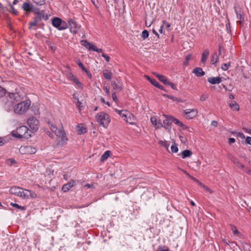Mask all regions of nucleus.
I'll return each mask as SVG.
<instances>
[{
	"mask_svg": "<svg viewBox=\"0 0 251 251\" xmlns=\"http://www.w3.org/2000/svg\"><path fill=\"white\" fill-rule=\"evenodd\" d=\"M75 181L71 179L68 183L63 185L62 190L64 192H68L74 185Z\"/></svg>",
	"mask_w": 251,
	"mask_h": 251,
	"instance_id": "obj_14",
	"label": "nucleus"
},
{
	"mask_svg": "<svg viewBox=\"0 0 251 251\" xmlns=\"http://www.w3.org/2000/svg\"><path fill=\"white\" fill-rule=\"evenodd\" d=\"M149 32L147 30H144L142 31L141 36L144 39H145L147 38H148L149 37Z\"/></svg>",
	"mask_w": 251,
	"mask_h": 251,
	"instance_id": "obj_38",
	"label": "nucleus"
},
{
	"mask_svg": "<svg viewBox=\"0 0 251 251\" xmlns=\"http://www.w3.org/2000/svg\"><path fill=\"white\" fill-rule=\"evenodd\" d=\"M34 5L29 2H24L22 5V9L26 13L32 12L33 11Z\"/></svg>",
	"mask_w": 251,
	"mask_h": 251,
	"instance_id": "obj_12",
	"label": "nucleus"
},
{
	"mask_svg": "<svg viewBox=\"0 0 251 251\" xmlns=\"http://www.w3.org/2000/svg\"><path fill=\"white\" fill-rule=\"evenodd\" d=\"M111 85L113 87V89H114V90L118 89L119 90H121V87L119 85H118L117 84H116V83L115 82H112Z\"/></svg>",
	"mask_w": 251,
	"mask_h": 251,
	"instance_id": "obj_41",
	"label": "nucleus"
},
{
	"mask_svg": "<svg viewBox=\"0 0 251 251\" xmlns=\"http://www.w3.org/2000/svg\"><path fill=\"white\" fill-rule=\"evenodd\" d=\"M10 205H11L12 206H13L14 207L17 208V209H18L19 210H20L21 211H25L26 209V208L25 206H21L16 203L11 202Z\"/></svg>",
	"mask_w": 251,
	"mask_h": 251,
	"instance_id": "obj_28",
	"label": "nucleus"
},
{
	"mask_svg": "<svg viewBox=\"0 0 251 251\" xmlns=\"http://www.w3.org/2000/svg\"><path fill=\"white\" fill-rule=\"evenodd\" d=\"M6 94V90L0 86V99L5 96Z\"/></svg>",
	"mask_w": 251,
	"mask_h": 251,
	"instance_id": "obj_40",
	"label": "nucleus"
},
{
	"mask_svg": "<svg viewBox=\"0 0 251 251\" xmlns=\"http://www.w3.org/2000/svg\"><path fill=\"white\" fill-rule=\"evenodd\" d=\"M163 115L166 118V119L163 120L162 124L163 127H164L168 132H170L172 128V124L173 123V121L172 120V117L167 116L166 115Z\"/></svg>",
	"mask_w": 251,
	"mask_h": 251,
	"instance_id": "obj_8",
	"label": "nucleus"
},
{
	"mask_svg": "<svg viewBox=\"0 0 251 251\" xmlns=\"http://www.w3.org/2000/svg\"><path fill=\"white\" fill-rule=\"evenodd\" d=\"M10 8H11V10L15 14H17V10H16L14 7L12 5L10 6Z\"/></svg>",
	"mask_w": 251,
	"mask_h": 251,
	"instance_id": "obj_63",
	"label": "nucleus"
},
{
	"mask_svg": "<svg viewBox=\"0 0 251 251\" xmlns=\"http://www.w3.org/2000/svg\"><path fill=\"white\" fill-rule=\"evenodd\" d=\"M125 111L126 110H119L117 109H115V111L119 114L121 117H122V115H124Z\"/></svg>",
	"mask_w": 251,
	"mask_h": 251,
	"instance_id": "obj_47",
	"label": "nucleus"
},
{
	"mask_svg": "<svg viewBox=\"0 0 251 251\" xmlns=\"http://www.w3.org/2000/svg\"><path fill=\"white\" fill-rule=\"evenodd\" d=\"M171 148L173 152L176 153L178 151V148L176 145H173Z\"/></svg>",
	"mask_w": 251,
	"mask_h": 251,
	"instance_id": "obj_43",
	"label": "nucleus"
},
{
	"mask_svg": "<svg viewBox=\"0 0 251 251\" xmlns=\"http://www.w3.org/2000/svg\"><path fill=\"white\" fill-rule=\"evenodd\" d=\"M112 99H113V100L115 101V102H116L118 100V99L117 98V96H116L115 92H113L112 93Z\"/></svg>",
	"mask_w": 251,
	"mask_h": 251,
	"instance_id": "obj_58",
	"label": "nucleus"
},
{
	"mask_svg": "<svg viewBox=\"0 0 251 251\" xmlns=\"http://www.w3.org/2000/svg\"><path fill=\"white\" fill-rule=\"evenodd\" d=\"M67 77L68 79H69L71 80H72L73 79V77H75V76H74V75H73V74L72 73H69L67 74Z\"/></svg>",
	"mask_w": 251,
	"mask_h": 251,
	"instance_id": "obj_53",
	"label": "nucleus"
},
{
	"mask_svg": "<svg viewBox=\"0 0 251 251\" xmlns=\"http://www.w3.org/2000/svg\"><path fill=\"white\" fill-rule=\"evenodd\" d=\"M103 90L106 93V94L108 96L110 95V90L109 89L107 86L103 87Z\"/></svg>",
	"mask_w": 251,
	"mask_h": 251,
	"instance_id": "obj_54",
	"label": "nucleus"
},
{
	"mask_svg": "<svg viewBox=\"0 0 251 251\" xmlns=\"http://www.w3.org/2000/svg\"><path fill=\"white\" fill-rule=\"evenodd\" d=\"M155 76L158 78L159 81L162 82L164 84L167 85L169 83V80L164 76L159 74H154Z\"/></svg>",
	"mask_w": 251,
	"mask_h": 251,
	"instance_id": "obj_22",
	"label": "nucleus"
},
{
	"mask_svg": "<svg viewBox=\"0 0 251 251\" xmlns=\"http://www.w3.org/2000/svg\"><path fill=\"white\" fill-rule=\"evenodd\" d=\"M102 56L105 58L107 62H109L110 61V57L106 54L102 53Z\"/></svg>",
	"mask_w": 251,
	"mask_h": 251,
	"instance_id": "obj_56",
	"label": "nucleus"
},
{
	"mask_svg": "<svg viewBox=\"0 0 251 251\" xmlns=\"http://www.w3.org/2000/svg\"><path fill=\"white\" fill-rule=\"evenodd\" d=\"M9 98L13 100H18V98L20 97L18 93H10L9 94Z\"/></svg>",
	"mask_w": 251,
	"mask_h": 251,
	"instance_id": "obj_29",
	"label": "nucleus"
},
{
	"mask_svg": "<svg viewBox=\"0 0 251 251\" xmlns=\"http://www.w3.org/2000/svg\"><path fill=\"white\" fill-rule=\"evenodd\" d=\"M223 242L226 245H229V243H230V241L228 239H223Z\"/></svg>",
	"mask_w": 251,
	"mask_h": 251,
	"instance_id": "obj_59",
	"label": "nucleus"
},
{
	"mask_svg": "<svg viewBox=\"0 0 251 251\" xmlns=\"http://www.w3.org/2000/svg\"><path fill=\"white\" fill-rule=\"evenodd\" d=\"M218 123L216 121H213L211 122V125L214 127H216L217 126Z\"/></svg>",
	"mask_w": 251,
	"mask_h": 251,
	"instance_id": "obj_62",
	"label": "nucleus"
},
{
	"mask_svg": "<svg viewBox=\"0 0 251 251\" xmlns=\"http://www.w3.org/2000/svg\"><path fill=\"white\" fill-rule=\"evenodd\" d=\"M228 105L233 110L237 111L239 109L238 104L234 100L228 102Z\"/></svg>",
	"mask_w": 251,
	"mask_h": 251,
	"instance_id": "obj_24",
	"label": "nucleus"
},
{
	"mask_svg": "<svg viewBox=\"0 0 251 251\" xmlns=\"http://www.w3.org/2000/svg\"><path fill=\"white\" fill-rule=\"evenodd\" d=\"M30 105L29 100L22 101L17 104L14 108L15 113L22 114L27 111Z\"/></svg>",
	"mask_w": 251,
	"mask_h": 251,
	"instance_id": "obj_4",
	"label": "nucleus"
},
{
	"mask_svg": "<svg viewBox=\"0 0 251 251\" xmlns=\"http://www.w3.org/2000/svg\"><path fill=\"white\" fill-rule=\"evenodd\" d=\"M172 120L173 121V123L178 126H179L182 127L184 126L182 122H180L178 120L173 117H172Z\"/></svg>",
	"mask_w": 251,
	"mask_h": 251,
	"instance_id": "obj_30",
	"label": "nucleus"
},
{
	"mask_svg": "<svg viewBox=\"0 0 251 251\" xmlns=\"http://www.w3.org/2000/svg\"><path fill=\"white\" fill-rule=\"evenodd\" d=\"M19 151L22 154H31L35 153L36 152V149L30 146H24L20 148Z\"/></svg>",
	"mask_w": 251,
	"mask_h": 251,
	"instance_id": "obj_7",
	"label": "nucleus"
},
{
	"mask_svg": "<svg viewBox=\"0 0 251 251\" xmlns=\"http://www.w3.org/2000/svg\"><path fill=\"white\" fill-rule=\"evenodd\" d=\"M237 136L238 138H240L241 139H244L245 138L244 134L241 132H238L237 133Z\"/></svg>",
	"mask_w": 251,
	"mask_h": 251,
	"instance_id": "obj_46",
	"label": "nucleus"
},
{
	"mask_svg": "<svg viewBox=\"0 0 251 251\" xmlns=\"http://www.w3.org/2000/svg\"><path fill=\"white\" fill-rule=\"evenodd\" d=\"M9 192L11 194L21 197L24 199H34L37 197L36 194L33 191L18 186L11 187L9 189Z\"/></svg>",
	"mask_w": 251,
	"mask_h": 251,
	"instance_id": "obj_2",
	"label": "nucleus"
},
{
	"mask_svg": "<svg viewBox=\"0 0 251 251\" xmlns=\"http://www.w3.org/2000/svg\"><path fill=\"white\" fill-rule=\"evenodd\" d=\"M207 80L212 84H219L222 81L221 78L220 77H210L208 78Z\"/></svg>",
	"mask_w": 251,
	"mask_h": 251,
	"instance_id": "obj_16",
	"label": "nucleus"
},
{
	"mask_svg": "<svg viewBox=\"0 0 251 251\" xmlns=\"http://www.w3.org/2000/svg\"><path fill=\"white\" fill-rule=\"evenodd\" d=\"M169 249L168 247L164 246L162 247L161 246H160L158 248V250L160 251H165L166 250H169Z\"/></svg>",
	"mask_w": 251,
	"mask_h": 251,
	"instance_id": "obj_44",
	"label": "nucleus"
},
{
	"mask_svg": "<svg viewBox=\"0 0 251 251\" xmlns=\"http://www.w3.org/2000/svg\"><path fill=\"white\" fill-rule=\"evenodd\" d=\"M161 146L165 147L167 149L168 148L169 145L168 142H160Z\"/></svg>",
	"mask_w": 251,
	"mask_h": 251,
	"instance_id": "obj_60",
	"label": "nucleus"
},
{
	"mask_svg": "<svg viewBox=\"0 0 251 251\" xmlns=\"http://www.w3.org/2000/svg\"><path fill=\"white\" fill-rule=\"evenodd\" d=\"M163 25H164V26H165L167 28H168L170 27V24L166 22V21H163Z\"/></svg>",
	"mask_w": 251,
	"mask_h": 251,
	"instance_id": "obj_55",
	"label": "nucleus"
},
{
	"mask_svg": "<svg viewBox=\"0 0 251 251\" xmlns=\"http://www.w3.org/2000/svg\"><path fill=\"white\" fill-rule=\"evenodd\" d=\"M49 125L51 131L61 139V141L68 140L66 135L63 129H58L56 126L50 123Z\"/></svg>",
	"mask_w": 251,
	"mask_h": 251,
	"instance_id": "obj_5",
	"label": "nucleus"
},
{
	"mask_svg": "<svg viewBox=\"0 0 251 251\" xmlns=\"http://www.w3.org/2000/svg\"><path fill=\"white\" fill-rule=\"evenodd\" d=\"M219 54H218L217 52H215L213 54V55L211 56L210 60L211 64H215L219 61Z\"/></svg>",
	"mask_w": 251,
	"mask_h": 251,
	"instance_id": "obj_23",
	"label": "nucleus"
},
{
	"mask_svg": "<svg viewBox=\"0 0 251 251\" xmlns=\"http://www.w3.org/2000/svg\"><path fill=\"white\" fill-rule=\"evenodd\" d=\"M231 230L233 232V233L235 235H239L240 232L238 231L237 228L234 225H231Z\"/></svg>",
	"mask_w": 251,
	"mask_h": 251,
	"instance_id": "obj_37",
	"label": "nucleus"
},
{
	"mask_svg": "<svg viewBox=\"0 0 251 251\" xmlns=\"http://www.w3.org/2000/svg\"><path fill=\"white\" fill-rule=\"evenodd\" d=\"M191 59V55H187L186 57L185 60L184 61L183 63L184 65H187L188 62V61Z\"/></svg>",
	"mask_w": 251,
	"mask_h": 251,
	"instance_id": "obj_49",
	"label": "nucleus"
},
{
	"mask_svg": "<svg viewBox=\"0 0 251 251\" xmlns=\"http://www.w3.org/2000/svg\"><path fill=\"white\" fill-rule=\"evenodd\" d=\"M77 65L78 66L81 68V69L85 72L87 74H88L89 73V71H88L84 67V66H83V64L80 62V61H78L77 62Z\"/></svg>",
	"mask_w": 251,
	"mask_h": 251,
	"instance_id": "obj_35",
	"label": "nucleus"
},
{
	"mask_svg": "<svg viewBox=\"0 0 251 251\" xmlns=\"http://www.w3.org/2000/svg\"><path fill=\"white\" fill-rule=\"evenodd\" d=\"M45 132H46L47 134L51 138H52L53 134H52L50 132V131H48V130H47V131H46V130H45Z\"/></svg>",
	"mask_w": 251,
	"mask_h": 251,
	"instance_id": "obj_61",
	"label": "nucleus"
},
{
	"mask_svg": "<svg viewBox=\"0 0 251 251\" xmlns=\"http://www.w3.org/2000/svg\"><path fill=\"white\" fill-rule=\"evenodd\" d=\"M33 11H32V12H33L34 14L36 15L39 14H45V11L44 10H40L39 8H36L34 6L33 7Z\"/></svg>",
	"mask_w": 251,
	"mask_h": 251,
	"instance_id": "obj_31",
	"label": "nucleus"
},
{
	"mask_svg": "<svg viewBox=\"0 0 251 251\" xmlns=\"http://www.w3.org/2000/svg\"><path fill=\"white\" fill-rule=\"evenodd\" d=\"M96 49H97V47H96L94 44L91 43V45H90V48H89L88 50L95 51L96 50Z\"/></svg>",
	"mask_w": 251,
	"mask_h": 251,
	"instance_id": "obj_52",
	"label": "nucleus"
},
{
	"mask_svg": "<svg viewBox=\"0 0 251 251\" xmlns=\"http://www.w3.org/2000/svg\"><path fill=\"white\" fill-rule=\"evenodd\" d=\"M151 121L156 128L163 127V125L157 117L154 116L151 118Z\"/></svg>",
	"mask_w": 251,
	"mask_h": 251,
	"instance_id": "obj_13",
	"label": "nucleus"
},
{
	"mask_svg": "<svg viewBox=\"0 0 251 251\" xmlns=\"http://www.w3.org/2000/svg\"><path fill=\"white\" fill-rule=\"evenodd\" d=\"M27 124L32 131L35 132L38 129L39 126V122L38 120L35 117H29L27 120Z\"/></svg>",
	"mask_w": 251,
	"mask_h": 251,
	"instance_id": "obj_6",
	"label": "nucleus"
},
{
	"mask_svg": "<svg viewBox=\"0 0 251 251\" xmlns=\"http://www.w3.org/2000/svg\"><path fill=\"white\" fill-rule=\"evenodd\" d=\"M110 155V151H106L104 152V153L100 157V161L104 162L105 160H106Z\"/></svg>",
	"mask_w": 251,
	"mask_h": 251,
	"instance_id": "obj_27",
	"label": "nucleus"
},
{
	"mask_svg": "<svg viewBox=\"0 0 251 251\" xmlns=\"http://www.w3.org/2000/svg\"><path fill=\"white\" fill-rule=\"evenodd\" d=\"M192 155V152L189 150H185L181 152V158L185 159L186 157H189Z\"/></svg>",
	"mask_w": 251,
	"mask_h": 251,
	"instance_id": "obj_26",
	"label": "nucleus"
},
{
	"mask_svg": "<svg viewBox=\"0 0 251 251\" xmlns=\"http://www.w3.org/2000/svg\"><path fill=\"white\" fill-rule=\"evenodd\" d=\"M6 162L7 163L9 164L10 165L16 163V161L14 158L8 159L7 160Z\"/></svg>",
	"mask_w": 251,
	"mask_h": 251,
	"instance_id": "obj_42",
	"label": "nucleus"
},
{
	"mask_svg": "<svg viewBox=\"0 0 251 251\" xmlns=\"http://www.w3.org/2000/svg\"><path fill=\"white\" fill-rule=\"evenodd\" d=\"M230 66V62H229L227 63H223L221 66V68L224 71H226L228 69Z\"/></svg>",
	"mask_w": 251,
	"mask_h": 251,
	"instance_id": "obj_34",
	"label": "nucleus"
},
{
	"mask_svg": "<svg viewBox=\"0 0 251 251\" xmlns=\"http://www.w3.org/2000/svg\"><path fill=\"white\" fill-rule=\"evenodd\" d=\"M125 111L126 110H119L117 109H115V111L119 114L121 117H122V115H124Z\"/></svg>",
	"mask_w": 251,
	"mask_h": 251,
	"instance_id": "obj_48",
	"label": "nucleus"
},
{
	"mask_svg": "<svg viewBox=\"0 0 251 251\" xmlns=\"http://www.w3.org/2000/svg\"><path fill=\"white\" fill-rule=\"evenodd\" d=\"M184 112L188 118L193 119L197 116L198 110L195 108L187 109L184 111Z\"/></svg>",
	"mask_w": 251,
	"mask_h": 251,
	"instance_id": "obj_11",
	"label": "nucleus"
},
{
	"mask_svg": "<svg viewBox=\"0 0 251 251\" xmlns=\"http://www.w3.org/2000/svg\"><path fill=\"white\" fill-rule=\"evenodd\" d=\"M31 130H29L25 126H21L16 130L12 132L11 135H8L4 137H0V141H8L13 140V138L17 139H28L31 136Z\"/></svg>",
	"mask_w": 251,
	"mask_h": 251,
	"instance_id": "obj_1",
	"label": "nucleus"
},
{
	"mask_svg": "<svg viewBox=\"0 0 251 251\" xmlns=\"http://www.w3.org/2000/svg\"><path fill=\"white\" fill-rule=\"evenodd\" d=\"M76 130L79 134H81L85 133L87 131V129L84 124H80L77 126Z\"/></svg>",
	"mask_w": 251,
	"mask_h": 251,
	"instance_id": "obj_15",
	"label": "nucleus"
},
{
	"mask_svg": "<svg viewBox=\"0 0 251 251\" xmlns=\"http://www.w3.org/2000/svg\"><path fill=\"white\" fill-rule=\"evenodd\" d=\"M37 23H38L34 20V21L33 22H31L29 23V25L30 26L29 27V28H31L32 26H35L37 25Z\"/></svg>",
	"mask_w": 251,
	"mask_h": 251,
	"instance_id": "obj_51",
	"label": "nucleus"
},
{
	"mask_svg": "<svg viewBox=\"0 0 251 251\" xmlns=\"http://www.w3.org/2000/svg\"><path fill=\"white\" fill-rule=\"evenodd\" d=\"M80 43L82 46L85 47L87 49H89L91 44V43L87 42L86 40H81Z\"/></svg>",
	"mask_w": 251,
	"mask_h": 251,
	"instance_id": "obj_32",
	"label": "nucleus"
},
{
	"mask_svg": "<svg viewBox=\"0 0 251 251\" xmlns=\"http://www.w3.org/2000/svg\"><path fill=\"white\" fill-rule=\"evenodd\" d=\"M52 25L59 30H64L67 28L66 26H62V21L59 18L55 17L52 19Z\"/></svg>",
	"mask_w": 251,
	"mask_h": 251,
	"instance_id": "obj_9",
	"label": "nucleus"
},
{
	"mask_svg": "<svg viewBox=\"0 0 251 251\" xmlns=\"http://www.w3.org/2000/svg\"><path fill=\"white\" fill-rule=\"evenodd\" d=\"M164 25H162L160 27V29H159V33H163V29L164 28Z\"/></svg>",
	"mask_w": 251,
	"mask_h": 251,
	"instance_id": "obj_64",
	"label": "nucleus"
},
{
	"mask_svg": "<svg viewBox=\"0 0 251 251\" xmlns=\"http://www.w3.org/2000/svg\"><path fill=\"white\" fill-rule=\"evenodd\" d=\"M147 78L150 81V82L156 87L162 90L163 87L159 84V83L154 79H151L149 76H146Z\"/></svg>",
	"mask_w": 251,
	"mask_h": 251,
	"instance_id": "obj_20",
	"label": "nucleus"
},
{
	"mask_svg": "<svg viewBox=\"0 0 251 251\" xmlns=\"http://www.w3.org/2000/svg\"><path fill=\"white\" fill-rule=\"evenodd\" d=\"M208 98V95L206 94H203L201 95L200 97V100L202 101L205 100Z\"/></svg>",
	"mask_w": 251,
	"mask_h": 251,
	"instance_id": "obj_45",
	"label": "nucleus"
},
{
	"mask_svg": "<svg viewBox=\"0 0 251 251\" xmlns=\"http://www.w3.org/2000/svg\"><path fill=\"white\" fill-rule=\"evenodd\" d=\"M38 5H42L45 3V0H32Z\"/></svg>",
	"mask_w": 251,
	"mask_h": 251,
	"instance_id": "obj_39",
	"label": "nucleus"
},
{
	"mask_svg": "<svg viewBox=\"0 0 251 251\" xmlns=\"http://www.w3.org/2000/svg\"><path fill=\"white\" fill-rule=\"evenodd\" d=\"M209 54V51L208 49L205 50L204 52L202 53V57L201 59V62L202 63H205L208 56Z\"/></svg>",
	"mask_w": 251,
	"mask_h": 251,
	"instance_id": "obj_25",
	"label": "nucleus"
},
{
	"mask_svg": "<svg viewBox=\"0 0 251 251\" xmlns=\"http://www.w3.org/2000/svg\"><path fill=\"white\" fill-rule=\"evenodd\" d=\"M96 119L99 124L104 127L108 126L110 121L109 115L103 112L98 113L96 116Z\"/></svg>",
	"mask_w": 251,
	"mask_h": 251,
	"instance_id": "obj_3",
	"label": "nucleus"
},
{
	"mask_svg": "<svg viewBox=\"0 0 251 251\" xmlns=\"http://www.w3.org/2000/svg\"><path fill=\"white\" fill-rule=\"evenodd\" d=\"M48 18H49V17L47 15H45V14H39L35 15V17L34 18V20L36 21V22H37V23H39L42 19H44L45 20H47L48 19Z\"/></svg>",
	"mask_w": 251,
	"mask_h": 251,
	"instance_id": "obj_19",
	"label": "nucleus"
},
{
	"mask_svg": "<svg viewBox=\"0 0 251 251\" xmlns=\"http://www.w3.org/2000/svg\"><path fill=\"white\" fill-rule=\"evenodd\" d=\"M167 85L170 86L171 87V88L174 90H177L176 85L174 83L170 82L169 81V83L167 84Z\"/></svg>",
	"mask_w": 251,
	"mask_h": 251,
	"instance_id": "obj_50",
	"label": "nucleus"
},
{
	"mask_svg": "<svg viewBox=\"0 0 251 251\" xmlns=\"http://www.w3.org/2000/svg\"><path fill=\"white\" fill-rule=\"evenodd\" d=\"M122 118L124 121L130 124H133L135 121L134 115L126 110L125 111L124 115H122Z\"/></svg>",
	"mask_w": 251,
	"mask_h": 251,
	"instance_id": "obj_10",
	"label": "nucleus"
},
{
	"mask_svg": "<svg viewBox=\"0 0 251 251\" xmlns=\"http://www.w3.org/2000/svg\"><path fill=\"white\" fill-rule=\"evenodd\" d=\"M14 105V103L9 100H7L4 104V107L7 111H10Z\"/></svg>",
	"mask_w": 251,
	"mask_h": 251,
	"instance_id": "obj_21",
	"label": "nucleus"
},
{
	"mask_svg": "<svg viewBox=\"0 0 251 251\" xmlns=\"http://www.w3.org/2000/svg\"><path fill=\"white\" fill-rule=\"evenodd\" d=\"M76 85L78 86L79 88H82V83L79 81V80L76 77H73L72 80Z\"/></svg>",
	"mask_w": 251,
	"mask_h": 251,
	"instance_id": "obj_33",
	"label": "nucleus"
},
{
	"mask_svg": "<svg viewBox=\"0 0 251 251\" xmlns=\"http://www.w3.org/2000/svg\"><path fill=\"white\" fill-rule=\"evenodd\" d=\"M234 8L235 12L236 14L237 19H238L237 22L241 24L244 21V17L242 16V14L238 11V8L236 6H235Z\"/></svg>",
	"mask_w": 251,
	"mask_h": 251,
	"instance_id": "obj_18",
	"label": "nucleus"
},
{
	"mask_svg": "<svg viewBox=\"0 0 251 251\" xmlns=\"http://www.w3.org/2000/svg\"><path fill=\"white\" fill-rule=\"evenodd\" d=\"M111 75L112 74L111 72H106L103 73L104 77L108 80H110L111 79Z\"/></svg>",
	"mask_w": 251,
	"mask_h": 251,
	"instance_id": "obj_36",
	"label": "nucleus"
},
{
	"mask_svg": "<svg viewBox=\"0 0 251 251\" xmlns=\"http://www.w3.org/2000/svg\"><path fill=\"white\" fill-rule=\"evenodd\" d=\"M76 105L80 109V107L81 106V103L79 100L78 98H77V101L75 102Z\"/></svg>",
	"mask_w": 251,
	"mask_h": 251,
	"instance_id": "obj_57",
	"label": "nucleus"
},
{
	"mask_svg": "<svg viewBox=\"0 0 251 251\" xmlns=\"http://www.w3.org/2000/svg\"><path fill=\"white\" fill-rule=\"evenodd\" d=\"M193 73L197 76L201 77L204 75L205 73L201 68L196 67L194 69Z\"/></svg>",
	"mask_w": 251,
	"mask_h": 251,
	"instance_id": "obj_17",
	"label": "nucleus"
}]
</instances>
